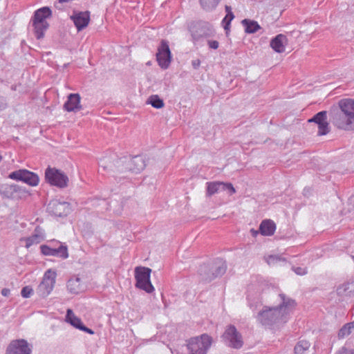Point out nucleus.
<instances>
[{"mask_svg":"<svg viewBox=\"0 0 354 354\" xmlns=\"http://www.w3.org/2000/svg\"><path fill=\"white\" fill-rule=\"evenodd\" d=\"M282 302L277 307L264 306L257 316V320L264 326H272L275 324H285L288 319L290 312L295 306L293 299H286L284 294L279 295Z\"/></svg>","mask_w":354,"mask_h":354,"instance_id":"nucleus-1","label":"nucleus"},{"mask_svg":"<svg viewBox=\"0 0 354 354\" xmlns=\"http://www.w3.org/2000/svg\"><path fill=\"white\" fill-rule=\"evenodd\" d=\"M338 106L331 113L333 124L340 129L354 130V100L342 99Z\"/></svg>","mask_w":354,"mask_h":354,"instance_id":"nucleus-2","label":"nucleus"},{"mask_svg":"<svg viewBox=\"0 0 354 354\" xmlns=\"http://www.w3.org/2000/svg\"><path fill=\"white\" fill-rule=\"evenodd\" d=\"M227 270V264L223 259H216L212 262L200 266L198 273L201 280L209 282L218 277L224 274Z\"/></svg>","mask_w":354,"mask_h":354,"instance_id":"nucleus-3","label":"nucleus"},{"mask_svg":"<svg viewBox=\"0 0 354 354\" xmlns=\"http://www.w3.org/2000/svg\"><path fill=\"white\" fill-rule=\"evenodd\" d=\"M212 343V338L207 334L190 338L187 341L188 354H207Z\"/></svg>","mask_w":354,"mask_h":354,"instance_id":"nucleus-4","label":"nucleus"},{"mask_svg":"<svg viewBox=\"0 0 354 354\" xmlns=\"http://www.w3.org/2000/svg\"><path fill=\"white\" fill-rule=\"evenodd\" d=\"M136 287L145 290L147 293H151L154 288L151 283L150 276L151 269L147 267L138 266L135 268Z\"/></svg>","mask_w":354,"mask_h":354,"instance_id":"nucleus-5","label":"nucleus"},{"mask_svg":"<svg viewBox=\"0 0 354 354\" xmlns=\"http://www.w3.org/2000/svg\"><path fill=\"white\" fill-rule=\"evenodd\" d=\"M45 180L50 185L64 188L68 185V178L61 170L48 166L45 171Z\"/></svg>","mask_w":354,"mask_h":354,"instance_id":"nucleus-6","label":"nucleus"},{"mask_svg":"<svg viewBox=\"0 0 354 354\" xmlns=\"http://www.w3.org/2000/svg\"><path fill=\"white\" fill-rule=\"evenodd\" d=\"M40 250L45 256L57 257L63 259L68 257L67 246L56 240L51 241L50 245H41Z\"/></svg>","mask_w":354,"mask_h":354,"instance_id":"nucleus-7","label":"nucleus"},{"mask_svg":"<svg viewBox=\"0 0 354 354\" xmlns=\"http://www.w3.org/2000/svg\"><path fill=\"white\" fill-rule=\"evenodd\" d=\"M191 35L194 43L201 39L214 36L215 30L212 26L207 22L199 21L190 28Z\"/></svg>","mask_w":354,"mask_h":354,"instance_id":"nucleus-8","label":"nucleus"},{"mask_svg":"<svg viewBox=\"0 0 354 354\" xmlns=\"http://www.w3.org/2000/svg\"><path fill=\"white\" fill-rule=\"evenodd\" d=\"M56 275V272L51 269L46 271L42 281L36 289V292L40 297L45 298L51 292L55 283Z\"/></svg>","mask_w":354,"mask_h":354,"instance_id":"nucleus-9","label":"nucleus"},{"mask_svg":"<svg viewBox=\"0 0 354 354\" xmlns=\"http://www.w3.org/2000/svg\"><path fill=\"white\" fill-rule=\"evenodd\" d=\"M222 338L226 345L235 349H239L243 345L242 335L234 325L227 326Z\"/></svg>","mask_w":354,"mask_h":354,"instance_id":"nucleus-10","label":"nucleus"},{"mask_svg":"<svg viewBox=\"0 0 354 354\" xmlns=\"http://www.w3.org/2000/svg\"><path fill=\"white\" fill-rule=\"evenodd\" d=\"M156 60L162 69H167L171 62V53L169 49V42L162 39L158 47L156 53Z\"/></svg>","mask_w":354,"mask_h":354,"instance_id":"nucleus-11","label":"nucleus"},{"mask_svg":"<svg viewBox=\"0 0 354 354\" xmlns=\"http://www.w3.org/2000/svg\"><path fill=\"white\" fill-rule=\"evenodd\" d=\"M10 179L21 181L30 186H37L39 182L38 175L27 169H19L14 171L8 175Z\"/></svg>","mask_w":354,"mask_h":354,"instance_id":"nucleus-12","label":"nucleus"},{"mask_svg":"<svg viewBox=\"0 0 354 354\" xmlns=\"http://www.w3.org/2000/svg\"><path fill=\"white\" fill-rule=\"evenodd\" d=\"M308 122H313L317 125V136H325L328 134L330 131V127L327 120L326 111H322L317 113L311 118L308 120Z\"/></svg>","mask_w":354,"mask_h":354,"instance_id":"nucleus-13","label":"nucleus"},{"mask_svg":"<svg viewBox=\"0 0 354 354\" xmlns=\"http://www.w3.org/2000/svg\"><path fill=\"white\" fill-rule=\"evenodd\" d=\"M32 346L24 339L12 340L5 354H31Z\"/></svg>","mask_w":354,"mask_h":354,"instance_id":"nucleus-14","label":"nucleus"},{"mask_svg":"<svg viewBox=\"0 0 354 354\" xmlns=\"http://www.w3.org/2000/svg\"><path fill=\"white\" fill-rule=\"evenodd\" d=\"M47 210L50 214L55 216L63 217L69 214L71 207L67 202H61L57 199H53L48 204Z\"/></svg>","mask_w":354,"mask_h":354,"instance_id":"nucleus-15","label":"nucleus"},{"mask_svg":"<svg viewBox=\"0 0 354 354\" xmlns=\"http://www.w3.org/2000/svg\"><path fill=\"white\" fill-rule=\"evenodd\" d=\"M71 19L73 21L77 31H81L88 25L90 21V12L88 11H74L73 14L71 16Z\"/></svg>","mask_w":354,"mask_h":354,"instance_id":"nucleus-16","label":"nucleus"},{"mask_svg":"<svg viewBox=\"0 0 354 354\" xmlns=\"http://www.w3.org/2000/svg\"><path fill=\"white\" fill-rule=\"evenodd\" d=\"M125 166L129 171H131V173L138 174L146 167L145 158L141 155L135 156L131 158H129Z\"/></svg>","mask_w":354,"mask_h":354,"instance_id":"nucleus-17","label":"nucleus"},{"mask_svg":"<svg viewBox=\"0 0 354 354\" xmlns=\"http://www.w3.org/2000/svg\"><path fill=\"white\" fill-rule=\"evenodd\" d=\"M66 321L75 328L86 332L90 335L94 334V331L84 326L82 320L76 317L71 309L66 310Z\"/></svg>","mask_w":354,"mask_h":354,"instance_id":"nucleus-18","label":"nucleus"},{"mask_svg":"<svg viewBox=\"0 0 354 354\" xmlns=\"http://www.w3.org/2000/svg\"><path fill=\"white\" fill-rule=\"evenodd\" d=\"M80 95L78 93H70L64 104V109L68 112H76L82 109Z\"/></svg>","mask_w":354,"mask_h":354,"instance_id":"nucleus-19","label":"nucleus"},{"mask_svg":"<svg viewBox=\"0 0 354 354\" xmlns=\"http://www.w3.org/2000/svg\"><path fill=\"white\" fill-rule=\"evenodd\" d=\"M52 15V11L48 7H43L35 11L32 17V24H42L47 22L46 19Z\"/></svg>","mask_w":354,"mask_h":354,"instance_id":"nucleus-20","label":"nucleus"},{"mask_svg":"<svg viewBox=\"0 0 354 354\" xmlns=\"http://www.w3.org/2000/svg\"><path fill=\"white\" fill-rule=\"evenodd\" d=\"M288 44V39L285 35L279 34L270 41L271 48L277 53L285 51V46Z\"/></svg>","mask_w":354,"mask_h":354,"instance_id":"nucleus-21","label":"nucleus"},{"mask_svg":"<svg viewBox=\"0 0 354 354\" xmlns=\"http://www.w3.org/2000/svg\"><path fill=\"white\" fill-rule=\"evenodd\" d=\"M67 289L71 294H78L84 290L81 279L78 277H72L67 282Z\"/></svg>","mask_w":354,"mask_h":354,"instance_id":"nucleus-22","label":"nucleus"},{"mask_svg":"<svg viewBox=\"0 0 354 354\" xmlns=\"http://www.w3.org/2000/svg\"><path fill=\"white\" fill-rule=\"evenodd\" d=\"M21 187L17 185H3L0 187V194L7 198L15 197V194L20 192Z\"/></svg>","mask_w":354,"mask_h":354,"instance_id":"nucleus-23","label":"nucleus"},{"mask_svg":"<svg viewBox=\"0 0 354 354\" xmlns=\"http://www.w3.org/2000/svg\"><path fill=\"white\" fill-rule=\"evenodd\" d=\"M276 230V225L272 220L266 219L259 225V232L263 236H271Z\"/></svg>","mask_w":354,"mask_h":354,"instance_id":"nucleus-24","label":"nucleus"},{"mask_svg":"<svg viewBox=\"0 0 354 354\" xmlns=\"http://www.w3.org/2000/svg\"><path fill=\"white\" fill-rule=\"evenodd\" d=\"M245 28V32L248 34H253L257 32L259 30L261 29L259 24L254 20L245 19L241 21Z\"/></svg>","mask_w":354,"mask_h":354,"instance_id":"nucleus-25","label":"nucleus"},{"mask_svg":"<svg viewBox=\"0 0 354 354\" xmlns=\"http://www.w3.org/2000/svg\"><path fill=\"white\" fill-rule=\"evenodd\" d=\"M129 158H123L118 159L115 164V167L116 169V171L118 172L120 174H122L120 176H119L120 178H127V173L131 172V171H129V169H127L125 166L127 161H128Z\"/></svg>","mask_w":354,"mask_h":354,"instance_id":"nucleus-26","label":"nucleus"},{"mask_svg":"<svg viewBox=\"0 0 354 354\" xmlns=\"http://www.w3.org/2000/svg\"><path fill=\"white\" fill-rule=\"evenodd\" d=\"M34 29V34L37 39H41L44 37V32L47 30L49 27L48 22L42 24H32Z\"/></svg>","mask_w":354,"mask_h":354,"instance_id":"nucleus-27","label":"nucleus"},{"mask_svg":"<svg viewBox=\"0 0 354 354\" xmlns=\"http://www.w3.org/2000/svg\"><path fill=\"white\" fill-rule=\"evenodd\" d=\"M223 189L222 182L207 183V195L212 196L221 192Z\"/></svg>","mask_w":354,"mask_h":354,"instance_id":"nucleus-28","label":"nucleus"},{"mask_svg":"<svg viewBox=\"0 0 354 354\" xmlns=\"http://www.w3.org/2000/svg\"><path fill=\"white\" fill-rule=\"evenodd\" d=\"M310 343L308 341L302 339L299 340L294 348L295 354H304L309 349Z\"/></svg>","mask_w":354,"mask_h":354,"instance_id":"nucleus-29","label":"nucleus"},{"mask_svg":"<svg viewBox=\"0 0 354 354\" xmlns=\"http://www.w3.org/2000/svg\"><path fill=\"white\" fill-rule=\"evenodd\" d=\"M220 1L221 0H199L203 9L208 12L214 10Z\"/></svg>","mask_w":354,"mask_h":354,"instance_id":"nucleus-30","label":"nucleus"},{"mask_svg":"<svg viewBox=\"0 0 354 354\" xmlns=\"http://www.w3.org/2000/svg\"><path fill=\"white\" fill-rule=\"evenodd\" d=\"M354 328V322H350L344 324L338 332V337L344 338L351 334Z\"/></svg>","mask_w":354,"mask_h":354,"instance_id":"nucleus-31","label":"nucleus"},{"mask_svg":"<svg viewBox=\"0 0 354 354\" xmlns=\"http://www.w3.org/2000/svg\"><path fill=\"white\" fill-rule=\"evenodd\" d=\"M147 102L156 109H160L164 106L163 100L160 99L157 95H153L150 96L147 100Z\"/></svg>","mask_w":354,"mask_h":354,"instance_id":"nucleus-32","label":"nucleus"},{"mask_svg":"<svg viewBox=\"0 0 354 354\" xmlns=\"http://www.w3.org/2000/svg\"><path fill=\"white\" fill-rule=\"evenodd\" d=\"M42 238L37 234H35L26 239V247L29 248L35 243H39Z\"/></svg>","mask_w":354,"mask_h":354,"instance_id":"nucleus-33","label":"nucleus"},{"mask_svg":"<svg viewBox=\"0 0 354 354\" xmlns=\"http://www.w3.org/2000/svg\"><path fill=\"white\" fill-rule=\"evenodd\" d=\"M234 18V15H226L225 17L223 19L221 24L224 28V30L226 31V33L227 34V32L230 30V24L231 21Z\"/></svg>","mask_w":354,"mask_h":354,"instance_id":"nucleus-34","label":"nucleus"},{"mask_svg":"<svg viewBox=\"0 0 354 354\" xmlns=\"http://www.w3.org/2000/svg\"><path fill=\"white\" fill-rule=\"evenodd\" d=\"M350 283H346L342 284V286H339L337 288V293L339 296L346 295L348 293V291L350 288Z\"/></svg>","mask_w":354,"mask_h":354,"instance_id":"nucleus-35","label":"nucleus"},{"mask_svg":"<svg viewBox=\"0 0 354 354\" xmlns=\"http://www.w3.org/2000/svg\"><path fill=\"white\" fill-rule=\"evenodd\" d=\"M32 292V288L29 286H26L21 289V295L24 298H29Z\"/></svg>","mask_w":354,"mask_h":354,"instance_id":"nucleus-36","label":"nucleus"},{"mask_svg":"<svg viewBox=\"0 0 354 354\" xmlns=\"http://www.w3.org/2000/svg\"><path fill=\"white\" fill-rule=\"evenodd\" d=\"M223 189L222 191H227L230 195H232L236 192L234 187L230 183H222Z\"/></svg>","mask_w":354,"mask_h":354,"instance_id":"nucleus-37","label":"nucleus"},{"mask_svg":"<svg viewBox=\"0 0 354 354\" xmlns=\"http://www.w3.org/2000/svg\"><path fill=\"white\" fill-rule=\"evenodd\" d=\"M292 270L298 275L302 276V275H305L306 274H307L306 268L293 266L292 268Z\"/></svg>","mask_w":354,"mask_h":354,"instance_id":"nucleus-38","label":"nucleus"},{"mask_svg":"<svg viewBox=\"0 0 354 354\" xmlns=\"http://www.w3.org/2000/svg\"><path fill=\"white\" fill-rule=\"evenodd\" d=\"M207 44H208V46L209 48H212L214 50L217 49L219 46L218 41H217L216 40H207Z\"/></svg>","mask_w":354,"mask_h":354,"instance_id":"nucleus-39","label":"nucleus"},{"mask_svg":"<svg viewBox=\"0 0 354 354\" xmlns=\"http://www.w3.org/2000/svg\"><path fill=\"white\" fill-rule=\"evenodd\" d=\"M336 354H354V350L342 347Z\"/></svg>","mask_w":354,"mask_h":354,"instance_id":"nucleus-40","label":"nucleus"},{"mask_svg":"<svg viewBox=\"0 0 354 354\" xmlns=\"http://www.w3.org/2000/svg\"><path fill=\"white\" fill-rule=\"evenodd\" d=\"M279 259H280V258L278 256L270 255L268 257L267 262L268 264H272V263H274L275 261H277Z\"/></svg>","mask_w":354,"mask_h":354,"instance_id":"nucleus-41","label":"nucleus"},{"mask_svg":"<svg viewBox=\"0 0 354 354\" xmlns=\"http://www.w3.org/2000/svg\"><path fill=\"white\" fill-rule=\"evenodd\" d=\"M6 106L7 104L6 99L3 97H0V111L5 109Z\"/></svg>","mask_w":354,"mask_h":354,"instance_id":"nucleus-42","label":"nucleus"},{"mask_svg":"<svg viewBox=\"0 0 354 354\" xmlns=\"http://www.w3.org/2000/svg\"><path fill=\"white\" fill-rule=\"evenodd\" d=\"M200 64H201V61L198 59H194L192 62V65L194 69H198V67L200 66Z\"/></svg>","mask_w":354,"mask_h":354,"instance_id":"nucleus-43","label":"nucleus"},{"mask_svg":"<svg viewBox=\"0 0 354 354\" xmlns=\"http://www.w3.org/2000/svg\"><path fill=\"white\" fill-rule=\"evenodd\" d=\"M10 293V290L8 288H3L1 290V295L4 297L9 296Z\"/></svg>","mask_w":354,"mask_h":354,"instance_id":"nucleus-44","label":"nucleus"},{"mask_svg":"<svg viewBox=\"0 0 354 354\" xmlns=\"http://www.w3.org/2000/svg\"><path fill=\"white\" fill-rule=\"evenodd\" d=\"M225 12H226V13H227L226 15H230V14H231V15H234V14H233V12H232V8H231V6H227V5H226V6H225Z\"/></svg>","mask_w":354,"mask_h":354,"instance_id":"nucleus-45","label":"nucleus"},{"mask_svg":"<svg viewBox=\"0 0 354 354\" xmlns=\"http://www.w3.org/2000/svg\"><path fill=\"white\" fill-rule=\"evenodd\" d=\"M259 232H260L259 230L257 231V230H255L254 229L250 230V233H251L252 236L254 237H256L257 236V234H259Z\"/></svg>","mask_w":354,"mask_h":354,"instance_id":"nucleus-46","label":"nucleus"},{"mask_svg":"<svg viewBox=\"0 0 354 354\" xmlns=\"http://www.w3.org/2000/svg\"><path fill=\"white\" fill-rule=\"evenodd\" d=\"M100 167L102 168V169L104 171H105L108 167H109L111 169L112 165H102Z\"/></svg>","mask_w":354,"mask_h":354,"instance_id":"nucleus-47","label":"nucleus"},{"mask_svg":"<svg viewBox=\"0 0 354 354\" xmlns=\"http://www.w3.org/2000/svg\"><path fill=\"white\" fill-rule=\"evenodd\" d=\"M19 192V193H28V192H27V191H26V189H25L24 188H23L22 187H21V191H20V192Z\"/></svg>","mask_w":354,"mask_h":354,"instance_id":"nucleus-48","label":"nucleus"},{"mask_svg":"<svg viewBox=\"0 0 354 354\" xmlns=\"http://www.w3.org/2000/svg\"><path fill=\"white\" fill-rule=\"evenodd\" d=\"M106 162V161H105V159H103V160H102V162Z\"/></svg>","mask_w":354,"mask_h":354,"instance_id":"nucleus-49","label":"nucleus"}]
</instances>
